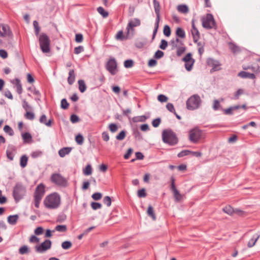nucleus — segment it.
<instances>
[{
	"label": "nucleus",
	"instance_id": "obj_3",
	"mask_svg": "<svg viewBox=\"0 0 260 260\" xmlns=\"http://www.w3.org/2000/svg\"><path fill=\"white\" fill-rule=\"evenodd\" d=\"M41 49L43 53L50 51V40L49 37L44 33H42L39 38Z\"/></svg>",
	"mask_w": 260,
	"mask_h": 260
},
{
	"label": "nucleus",
	"instance_id": "obj_15",
	"mask_svg": "<svg viewBox=\"0 0 260 260\" xmlns=\"http://www.w3.org/2000/svg\"><path fill=\"white\" fill-rule=\"evenodd\" d=\"M207 63L208 66L212 67V69L210 71L211 72L219 70V67L221 65L219 61L215 60L212 58H209L207 59Z\"/></svg>",
	"mask_w": 260,
	"mask_h": 260
},
{
	"label": "nucleus",
	"instance_id": "obj_38",
	"mask_svg": "<svg viewBox=\"0 0 260 260\" xmlns=\"http://www.w3.org/2000/svg\"><path fill=\"white\" fill-rule=\"evenodd\" d=\"M8 222L10 224H15L16 223V215H10L8 217Z\"/></svg>",
	"mask_w": 260,
	"mask_h": 260
},
{
	"label": "nucleus",
	"instance_id": "obj_4",
	"mask_svg": "<svg viewBox=\"0 0 260 260\" xmlns=\"http://www.w3.org/2000/svg\"><path fill=\"white\" fill-rule=\"evenodd\" d=\"M201 103L200 96L194 94L191 96L186 102V108L189 110H194L198 109Z\"/></svg>",
	"mask_w": 260,
	"mask_h": 260
},
{
	"label": "nucleus",
	"instance_id": "obj_26",
	"mask_svg": "<svg viewBox=\"0 0 260 260\" xmlns=\"http://www.w3.org/2000/svg\"><path fill=\"white\" fill-rule=\"evenodd\" d=\"M129 34H127L126 36L123 35V32L122 30H119L116 35L115 38L117 40H120L121 41H123L124 40H126L129 39L128 38Z\"/></svg>",
	"mask_w": 260,
	"mask_h": 260
},
{
	"label": "nucleus",
	"instance_id": "obj_55",
	"mask_svg": "<svg viewBox=\"0 0 260 260\" xmlns=\"http://www.w3.org/2000/svg\"><path fill=\"white\" fill-rule=\"evenodd\" d=\"M146 44L145 41L141 40H137L135 42V46L138 48H143Z\"/></svg>",
	"mask_w": 260,
	"mask_h": 260
},
{
	"label": "nucleus",
	"instance_id": "obj_29",
	"mask_svg": "<svg viewBox=\"0 0 260 260\" xmlns=\"http://www.w3.org/2000/svg\"><path fill=\"white\" fill-rule=\"evenodd\" d=\"M154 8L156 15H160V6L158 1L153 0Z\"/></svg>",
	"mask_w": 260,
	"mask_h": 260
},
{
	"label": "nucleus",
	"instance_id": "obj_43",
	"mask_svg": "<svg viewBox=\"0 0 260 260\" xmlns=\"http://www.w3.org/2000/svg\"><path fill=\"white\" fill-rule=\"evenodd\" d=\"M75 141L78 144L82 145L83 143L84 138L82 135L79 134L76 136Z\"/></svg>",
	"mask_w": 260,
	"mask_h": 260
},
{
	"label": "nucleus",
	"instance_id": "obj_62",
	"mask_svg": "<svg viewBox=\"0 0 260 260\" xmlns=\"http://www.w3.org/2000/svg\"><path fill=\"white\" fill-rule=\"evenodd\" d=\"M166 108L170 112L173 113L175 112V109L174 105L172 103H168L166 105Z\"/></svg>",
	"mask_w": 260,
	"mask_h": 260
},
{
	"label": "nucleus",
	"instance_id": "obj_8",
	"mask_svg": "<svg viewBox=\"0 0 260 260\" xmlns=\"http://www.w3.org/2000/svg\"><path fill=\"white\" fill-rule=\"evenodd\" d=\"M106 69L112 75H115L118 72L116 59L114 58H110L106 64Z\"/></svg>",
	"mask_w": 260,
	"mask_h": 260
},
{
	"label": "nucleus",
	"instance_id": "obj_36",
	"mask_svg": "<svg viewBox=\"0 0 260 260\" xmlns=\"http://www.w3.org/2000/svg\"><path fill=\"white\" fill-rule=\"evenodd\" d=\"M163 32L166 37H169L171 34V29L168 25H165L164 27Z\"/></svg>",
	"mask_w": 260,
	"mask_h": 260
},
{
	"label": "nucleus",
	"instance_id": "obj_31",
	"mask_svg": "<svg viewBox=\"0 0 260 260\" xmlns=\"http://www.w3.org/2000/svg\"><path fill=\"white\" fill-rule=\"evenodd\" d=\"M79 84V89L82 93L84 92L86 89V85L83 80H79L78 82Z\"/></svg>",
	"mask_w": 260,
	"mask_h": 260
},
{
	"label": "nucleus",
	"instance_id": "obj_46",
	"mask_svg": "<svg viewBox=\"0 0 260 260\" xmlns=\"http://www.w3.org/2000/svg\"><path fill=\"white\" fill-rule=\"evenodd\" d=\"M164 56V52L161 50H157L153 56L155 59H158L162 58Z\"/></svg>",
	"mask_w": 260,
	"mask_h": 260
},
{
	"label": "nucleus",
	"instance_id": "obj_6",
	"mask_svg": "<svg viewBox=\"0 0 260 260\" xmlns=\"http://www.w3.org/2000/svg\"><path fill=\"white\" fill-rule=\"evenodd\" d=\"M189 134V140L193 143H197L201 139L204 137L203 131L198 128L190 129Z\"/></svg>",
	"mask_w": 260,
	"mask_h": 260
},
{
	"label": "nucleus",
	"instance_id": "obj_37",
	"mask_svg": "<svg viewBox=\"0 0 260 260\" xmlns=\"http://www.w3.org/2000/svg\"><path fill=\"white\" fill-rule=\"evenodd\" d=\"M126 131L125 130L121 131L116 136V138L119 141L123 140L126 136Z\"/></svg>",
	"mask_w": 260,
	"mask_h": 260
},
{
	"label": "nucleus",
	"instance_id": "obj_52",
	"mask_svg": "<svg viewBox=\"0 0 260 260\" xmlns=\"http://www.w3.org/2000/svg\"><path fill=\"white\" fill-rule=\"evenodd\" d=\"M70 120L73 123H75L80 121V119L76 114H73L71 115Z\"/></svg>",
	"mask_w": 260,
	"mask_h": 260
},
{
	"label": "nucleus",
	"instance_id": "obj_48",
	"mask_svg": "<svg viewBox=\"0 0 260 260\" xmlns=\"http://www.w3.org/2000/svg\"><path fill=\"white\" fill-rule=\"evenodd\" d=\"M69 104L66 99H63L61 101L60 107L61 109L66 110L69 108Z\"/></svg>",
	"mask_w": 260,
	"mask_h": 260
},
{
	"label": "nucleus",
	"instance_id": "obj_33",
	"mask_svg": "<svg viewBox=\"0 0 260 260\" xmlns=\"http://www.w3.org/2000/svg\"><path fill=\"white\" fill-rule=\"evenodd\" d=\"M133 135L134 137L139 141H141L143 139V137L137 128L133 129Z\"/></svg>",
	"mask_w": 260,
	"mask_h": 260
},
{
	"label": "nucleus",
	"instance_id": "obj_18",
	"mask_svg": "<svg viewBox=\"0 0 260 260\" xmlns=\"http://www.w3.org/2000/svg\"><path fill=\"white\" fill-rule=\"evenodd\" d=\"M9 33V28L7 25L0 24V37L8 36Z\"/></svg>",
	"mask_w": 260,
	"mask_h": 260
},
{
	"label": "nucleus",
	"instance_id": "obj_41",
	"mask_svg": "<svg viewBox=\"0 0 260 260\" xmlns=\"http://www.w3.org/2000/svg\"><path fill=\"white\" fill-rule=\"evenodd\" d=\"M72 246L71 242L69 241H66L61 243V247L64 249H69Z\"/></svg>",
	"mask_w": 260,
	"mask_h": 260
},
{
	"label": "nucleus",
	"instance_id": "obj_13",
	"mask_svg": "<svg viewBox=\"0 0 260 260\" xmlns=\"http://www.w3.org/2000/svg\"><path fill=\"white\" fill-rule=\"evenodd\" d=\"M16 153V147L13 145H9L6 151V155L8 159L13 160Z\"/></svg>",
	"mask_w": 260,
	"mask_h": 260
},
{
	"label": "nucleus",
	"instance_id": "obj_64",
	"mask_svg": "<svg viewBox=\"0 0 260 260\" xmlns=\"http://www.w3.org/2000/svg\"><path fill=\"white\" fill-rule=\"evenodd\" d=\"M168 98L164 94H159L157 96V100L160 102H166L168 101Z\"/></svg>",
	"mask_w": 260,
	"mask_h": 260
},
{
	"label": "nucleus",
	"instance_id": "obj_39",
	"mask_svg": "<svg viewBox=\"0 0 260 260\" xmlns=\"http://www.w3.org/2000/svg\"><path fill=\"white\" fill-rule=\"evenodd\" d=\"M19 252L21 254H24L26 253H28L29 252V250L27 246L24 245L21 247L19 249Z\"/></svg>",
	"mask_w": 260,
	"mask_h": 260
},
{
	"label": "nucleus",
	"instance_id": "obj_19",
	"mask_svg": "<svg viewBox=\"0 0 260 260\" xmlns=\"http://www.w3.org/2000/svg\"><path fill=\"white\" fill-rule=\"evenodd\" d=\"M238 76L242 78H248L254 79L255 78V76L253 73H249L245 71H241L238 73Z\"/></svg>",
	"mask_w": 260,
	"mask_h": 260
},
{
	"label": "nucleus",
	"instance_id": "obj_7",
	"mask_svg": "<svg viewBox=\"0 0 260 260\" xmlns=\"http://www.w3.org/2000/svg\"><path fill=\"white\" fill-rule=\"evenodd\" d=\"M51 181L59 186L66 187L68 184V181L59 173H53L50 177Z\"/></svg>",
	"mask_w": 260,
	"mask_h": 260
},
{
	"label": "nucleus",
	"instance_id": "obj_56",
	"mask_svg": "<svg viewBox=\"0 0 260 260\" xmlns=\"http://www.w3.org/2000/svg\"><path fill=\"white\" fill-rule=\"evenodd\" d=\"M147 196V193L146 192V190L145 188H142L141 189L138 190V196L139 198H145Z\"/></svg>",
	"mask_w": 260,
	"mask_h": 260
},
{
	"label": "nucleus",
	"instance_id": "obj_17",
	"mask_svg": "<svg viewBox=\"0 0 260 260\" xmlns=\"http://www.w3.org/2000/svg\"><path fill=\"white\" fill-rule=\"evenodd\" d=\"M21 137L24 143L29 144L32 142V136L28 132H22Z\"/></svg>",
	"mask_w": 260,
	"mask_h": 260
},
{
	"label": "nucleus",
	"instance_id": "obj_20",
	"mask_svg": "<svg viewBox=\"0 0 260 260\" xmlns=\"http://www.w3.org/2000/svg\"><path fill=\"white\" fill-rule=\"evenodd\" d=\"M147 214L152 218L153 220L155 221L156 219V216L154 212V210L151 205H149L148 207Z\"/></svg>",
	"mask_w": 260,
	"mask_h": 260
},
{
	"label": "nucleus",
	"instance_id": "obj_1",
	"mask_svg": "<svg viewBox=\"0 0 260 260\" xmlns=\"http://www.w3.org/2000/svg\"><path fill=\"white\" fill-rule=\"evenodd\" d=\"M44 204L46 208L50 209L57 208L60 204L59 195L54 192L47 196L44 200Z\"/></svg>",
	"mask_w": 260,
	"mask_h": 260
},
{
	"label": "nucleus",
	"instance_id": "obj_34",
	"mask_svg": "<svg viewBox=\"0 0 260 260\" xmlns=\"http://www.w3.org/2000/svg\"><path fill=\"white\" fill-rule=\"evenodd\" d=\"M33 25L35 29V34L36 36H38L41 30L38 22L37 20L34 21Z\"/></svg>",
	"mask_w": 260,
	"mask_h": 260
},
{
	"label": "nucleus",
	"instance_id": "obj_45",
	"mask_svg": "<svg viewBox=\"0 0 260 260\" xmlns=\"http://www.w3.org/2000/svg\"><path fill=\"white\" fill-rule=\"evenodd\" d=\"M191 153H192V151H191L188 150H182L181 152H180L177 154V156L178 157H182L183 156L188 155L191 154Z\"/></svg>",
	"mask_w": 260,
	"mask_h": 260
},
{
	"label": "nucleus",
	"instance_id": "obj_27",
	"mask_svg": "<svg viewBox=\"0 0 260 260\" xmlns=\"http://www.w3.org/2000/svg\"><path fill=\"white\" fill-rule=\"evenodd\" d=\"M176 35L177 37L182 39L185 38V32L181 27H178L176 30Z\"/></svg>",
	"mask_w": 260,
	"mask_h": 260
},
{
	"label": "nucleus",
	"instance_id": "obj_23",
	"mask_svg": "<svg viewBox=\"0 0 260 260\" xmlns=\"http://www.w3.org/2000/svg\"><path fill=\"white\" fill-rule=\"evenodd\" d=\"M191 34L193 38V40L194 43H197L198 40L200 38V32L198 29H191Z\"/></svg>",
	"mask_w": 260,
	"mask_h": 260
},
{
	"label": "nucleus",
	"instance_id": "obj_59",
	"mask_svg": "<svg viewBox=\"0 0 260 260\" xmlns=\"http://www.w3.org/2000/svg\"><path fill=\"white\" fill-rule=\"evenodd\" d=\"M92 198L95 201H98L102 198V194L100 192H95L92 194Z\"/></svg>",
	"mask_w": 260,
	"mask_h": 260
},
{
	"label": "nucleus",
	"instance_id": "obj_63",
	"mask_svg": "<svg viewBox=\"0 0 260 260\" xmlns=\"http://www.w3.org/2000/svg\"><path fill=\"white\" fill-rule=\"evenodd\" d=\"M30 243H38L40 241V239L38 238L36 235H32L29 240Z\"/></svg>",
	"mask_w": 260,
	"mask_h": 260
},
{
	"label": "nucleus",
	"instance_id": "obj_16",
	"mask_svg": "<svg viewBox=\"0 0 260 260\" xmlns=\"http://www.w3.org/2000/svg\"><path fill=\"white\" fill-rule=\"evenodd\" d=\"M26 193V188L21 184L17 183V202L22 199Z\"/></svg>",
	"mask_w": 260,
	"mask_h": 260
},
{
	"label": "nucleus",
	"instance_id": "obj_35",
	"mask_svg": "<svg viewBox=\"0 0 260 260\" xmlns=\"http://www.w3.org/2000/svg\"><path fill=\"white\" fill-rule=\"evenodd\" d=\"M97 11L104 18L108 17L109 15L108 12L106 11L105 9L102 7H99L98 8Z\"/></svg>",
	"mask_w": 260,
	"mask_h": 260
},
{
	"label": "nucleus",
	"instance_id": "obj_60",
	"mask_svg": "<svg viewBox=\"0 0 260 260\" xmlns=\"http://www.w3.org/2000/svg\"><path fill=\"white\" fill-rule=\"evenodd\" d=\"M109 128L112 133H114L117 131L118 126L115 123H111L109 125Z\"/></svg>",
	"mask_w": 260,
	"mask_h": 260
},
{
	"label": "nucleus",
	"instance_id": "obj_58",
	"mask_svg": "<svg viewBox=\"0 0 260 260\" xmlns=\"http://www.w3.org/2000/svg\"><path fill=\"white\" fill-rule=\"evenodd\" d=\"M168 42L166 40L162 39L161 40L160 44L159 45V47L162 50H165L168 47Z\"/></svg>",
	"mask_w": 260,
	"mask_h": 260
},
{
	"label": "nucleus",
	"instance_id": "obj_24",
	"mask_svg": "<svg viewBox=\"0 0 260 260\" xmlns=\"http://www.w3.org/2000/svg\"><path fill=\"white\" fill-rule=\"evenodd\" d=\"M28 158L26 155H22L20 159V166L21 168H25L27 164Z\"/></svg>",
	"mask_w": 260,
	"mask_h": 260
},
{
	"label": "nucleus",
	"instance_id": "obj_30",
	"mask_svg": "<svg viewBox=\"0 0 260 260\" xmlns=\"http://www.w3.org/2000/svg\"><path fill=\"white\" fill-rule=\"evenodd\" d=\"M177 10L179 12L186 14L188 12L189 9L185 5H180L177 7Z\"/></svg>",
	"mask_w": 260,
	"mask_h": 260
},
{
	"label": "nucleus",
	"instance_id": "obj_44",
	"mask_svg": "<svg viewBox=\"0 0 260 260\" xmlns=\"http://www.w3.org/2000/svg\"><path fill=\"white\" fill-rule=\"evenodd\" d=\"M134 61L132 59H127L124 62V66L125 68H130L133 67Z\"/></svg>",
	"mask_w": 260,
	"mask_h": 260
},
{
	"label": "nucleus",
	"instance_id": "obj_54",
	"mask_svg": "<svg viewBox=\"0 0 260 260\" xmlns=\"http://www.w3.org/2000/svg\"><path fill=\"white\" fill-rule=\"evenodd\" d=\"M103 202L107 207H110L111 205L112 201L109 196H106L104 198Z\"/></svg>",
	"mask_w": 260,
	"mask_h": 260
},
{
	"label": "nucleus",
	"instance_id": "obj_57",
	"mask_svg": "<svg viewBox=\"0 0 260 260\" xmlns=\"http://www.w3.org/2000/svg\"><path fill=\"white\" fill-rule=\"evenodd\" d=\"M25 117L29 120H32L35 118V114L32 112L26 111V113L24 115Z\"/></svg>",
	"mask_w": 260,
	"mask_h": 260
},
{
	"label": "nucleus",
	"instance_id": "obj_28",
	"mask_svg": "<svg viewBox=\"0 0 260 260\" xmlns=\"http://www.w3.org/2000/svg\"><path fill=\"white\" fill-rule=\"evenodd\" d=\"M149 118L148 116L142 115L140 116H136L133 118V121L134 122H145L147 119Z\"/></svg>",
	"mask_w": 260,
	"mask_h": 260
},
{
	"label": "nucleus",
	"instance_id": "obj_2",
	"mask_svg": "<svg viewBox=\"0 0 260 260\" xmlns=\"http://www.w3.org/2000/svg\"><path fill=\"white\" fill-rule=\"evenodd\" d=\"M162 140L164 143L170 146L176 145L179 141V139L175 133L170 128L163 130L162 132Z\"/></svg>",
	"mask_w": 260,
	"mask_h": 260
},
{
	"label": "nucleus",
	"instance_id": "obj_53",
	"mask_svg": "<svg viewBox=\"0 0 260 260\" xmlns=\"http://www.w3.org/2000/svg\"><path fill=\"white\" fill-rule=\"evenodd\" d=\"M161 118L159 117L153 119L152 121V125L154 127H157L161 123Z\"/></svg>",
	"mask_w": 260,
	"mask_h": 260
},
{
	"label": "nucleus",
	"instance_id": "obj_22",
	"mask_svg": "<svg viewBox=\"0 0 260 260\" xmlns=\"http://www.w3.org/2000/svg\"><path fill=\"white\" fill-rule=\"evenodd\" d=\"M71 150V147H63L59 150L58 154L61 157H63L66 155L69 154Z\"/></svg>",
	"mask_w": 260,
	"mask_h": 260
},
{
	"label": "nucleus",
	"instance_id": "obj_40",
	"mask_svg": "<svg viewBox=\"0 0 260 260\" xmlns=\"http://www.w3.org/2000/svg\"><path fill=\"white\" fill-rule=\"evenodd\" d=\"M224 212L232 215L234 212V209L231 206H226L223 208Z\"/></svg>",
	"mask_w": 260,
	"mask_h": 260
},
{
	"label": "nucleus",
	"instance_id": "obj_12",
	"mask_svg": "<svg viewBox=\"0 0 260 260\" xmlns=\"http://www.w3.org/2000/svg\"><path fill=\"white\" fill-rule=\"evenodd\" d=\"M45 186L43 183L39 184L36 188L34 196V198L42 199L45 192Z\"/></svg>",
	"mask_w": 260,
	"mask_h": 260
},
{
	"label": "nucleus",
	"instance_id": "obj_11",
	"mask_svg": "<svg viewBox=\"0 0 260 260\" xmlns=\"http://www.w3.org/2000/svg\"><path fill=\"white\" fill-rule=\"evenodd\" d=\"M171 181L170 190L173 193L175 201L179 202L182 199V196L176 187L175 184V179L174 177H171Z\"/></svg>",
	"mask_w": 260,
	"mask_h": 260
},
{
	"label": "nucleus",
	"instance_id": "obj_51",
	"mask_svg": "<svg viewBox=\"0 0 260 260\" xmlns=\"http://www.w3.org/2000/svg\"><path fill=\"white\" fill-rule=\"evenodd\" d=\"M91 207L93 210H95L101 209L102 207V205L100 203L93 202L91 203Z\"/></svg>",
	"mask_w": 260,
	"mask_h": 260
},
{
	"label": "nucleus",
	"instance_id": "obj_10",
	"mask_svg": "<svg viewBox=\"0 0 260 260\" xmlns=\"http://www.w3.org/2000/svg\"><path fill=\"white\" fill-rule=\"evenodd\" d=\"M182 60L185 62V69L187 71H190L192 70L193 65L195 62V60L192 58V54L191 53H187L182 59Z\"/></svg>",
	"mask_w": 260,
	"mask_h": 260
},
{
	"label": "nucleus",
	"instance_id": "obj_42",
	"mask_svg": "<svg viewBox=\"0 0 260 260\" xmlns=\"http://www.w3.org/2000/svg\"><path fill=\"white\" fill-rule=\"evenodd\" d=\"M55 230L59 232H66L67 231V226L66 225H57Z\"/></svg>",
	"mask_w": 260,
	"mask_h": 260
},
{
	"label": "nucleus",
	"instance_id": "obj_25",
	"mask_svg": "<svg viewBox=\"0 0 260 260\" xmlns=\"http://www.w3.org/2000/svg\"><path fill=\"white\" fill-rule=\"evenodd\" d=\"M175 47L177 49L176 54L178 56H180L186 50L185 46H178L177 44H175Z\"/></svg>",
	"mask_w": 260,
	"mask_h": 260
},
{
	"label": "nucleus",
	"instance_id": "obj_50",
	"mask_svg": "<svg viewBox=\"0 0 260 260\" xmlns=\"http://www.w3.org/2000/svg\"><path fill=\"white\" fill-rule=\"evenodd\" d=\"M43 154V152L40 150H37L32 152L31 153V156L33 158H36L41 157Z\"/></svg>",
	"mask_w": 260,
	"mask_h": 260
},
{
	"label": "nucleus",
	"instance_id": "obj_21",
	"mask_svg": "<svg viewBox=\"0 0 260 260\" xmlns=\"http://www.w3.org/2000/svg\"><path fill=\"white\" fill-rule=\"evenodd\" d=\"M75 80V74L74 70H70L69 73V77L68 78V82L69 84L72 85Z\"/></svg>",
	"mask_w": 260,
	"mask_h": 260
},
{
	"label": "nucleus",
	"instance_id": "obj_5",
	"mask_svg": "<svg viewBox=\"0 0 260 260\" xmlns=\"http://www.w3.org/2000/svg\"><path fill=\"white\" fill-rule=\"evenodd\" d=\"M202 26L204 28L208 29L217 28L216 22L214 19L213 16L211 14H207L205 17L202 18Z\"/></svg>",
	"mask_w": 260,
	"mask_h": 260
},
{
	"label": "nucleus",
	"instance_id": "obj_47",
	"mask_svg": "<svg viewBox=\"0 0 260 260\" xmlns=\"http://www.w3.org/2000/svg\"><path fill=\"white\" fill-rule=\"evenodd\" d=\"M83 173L86 176L89 175L92 173V168L90 165H88L86 166L83 170Z\"/></svg>",
	"mask_w": 260,
	"mask_h": 260
},
{
	"label": "nucleus",
	"instance_id": "obj_61",
	"mask_svg": "<svg viewBox=\"0 0 260 260\" xmlns=\"http://www.w3.org/2000/svg\"><path fill=\"white\" fill-rule=\"evenodd\" d=\"M44 232V229L42 226L37 227L34 231L36 235H41Z\"/></svg>",
	"mask_w": 260,
	"mask_h": 260
},
{
	"label": "nucleus",
	"instance_id": "obj_9",
	"mask_svg": "<svg viewBox=\"0 0 260 260\" xmlns=\"http://www.w3.org/2000/svg\"><path fill=\"white\" fill-rule=\"evenodd\" d=\"M52 242L49 239H46L43 242L35 247L36 251L39 253H43L51 247Z\"/></svg>",
	"mask_w": 260,
	"mask_h": 260
},
{
	"label": "nucleus",
	"instance_id": "obj_49",
	"mask_svg": "<svg viewBox=\"0 0 260 260\" xmlns=\"http://www.w3.org/2000/svg\"><path fill=\"white\" fill-rule=\"evenodd\" d=\"M4 131L10 136H13L14 134L13 130L9 125H5L4 127Z\"/></svg>",
	"mask_w": 260,
	"mask_h": 260
},
{
	"label": "nucleus",
	"instance_id": "obj_32",
	"mask_svg": "<svg viewBox=\"0 0 260 260\" xmlns=\"http://www.w3.org/2000/svg\"><path fill=\"white\" fill-rule=\"evenodd\" d=\"M259 235H258L256 236V237H254V236L252 238H251L248 242V244H247V246L249 247V248H251L252 247H253L256 242L257 241V240L258 239V238H259Z\"/></svg>",
	"mask_w": 260,
	"mask_h": 260
},
{
	"label": "nucleus",
	"instance_id": "obj_14",
	"mask_svg": "<svg viewBox=\"0 0 260 260\" xmlns=\"http://www.w3.org/2000/svg\"><path fill=\"white\" fill-rule=\"evenodd\" d=\"M141 24V21L139 18H134L133 20H131L126 27V30L127 31V35L129 34L130 31H133L134 27L138 26Z\"/></svg>",
	"mask_w": 260,
	"mask_h": 260
}]
</instances>
